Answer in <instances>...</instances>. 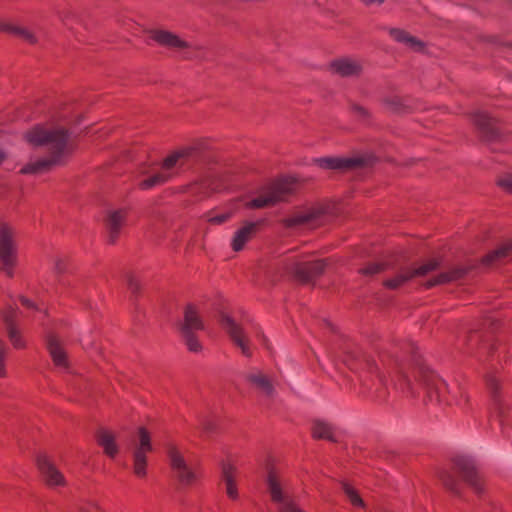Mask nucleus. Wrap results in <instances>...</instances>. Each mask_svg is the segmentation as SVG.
<instances>
[{"label":"nucleus","mask_w":512,"mask_h":512,"mask_svg":"<svg viewBox=\"0 0 512 512\" xmlns=\"http://www.w3.org/2000/svg\"><path fill=\"white\" fill-rule=\"evenodd\" d=\"M399 353L401 355H393L391 360L394 371L393 375L390 376L395 389L406 393H414V384L406 371L407 365L401 359L402 357H408L410 361L409 368L413 371L415 382L427 390L430 400L443 401L448 385L445 380L440 378L422 361L416 344L411 340L399 342ZM389 373L392 374V372Z\"/></svg>","instance_id":"nucleus-1"},{"label":"nucleus","mask_w":512,"mask_h":512,"mask_svg":"<svg viewBox=\"0 0 512 512\" xmlns=\"http://www.w3.org/2000/svg\"><path fill=\"white\" fill-rule=\"evenodd\" d=\"M25 141L33 147H44L57 157H73L78 150L79 133L62 126L45 127L35 125L23 134Z\"/></svg>","instance_id":"nucleus-2"},{"label":"nucleus","mask_w":512,"mask_h":512,"mask_svg":"<svg viewBox=\"0 0 512 512\" xmlns=\"http://www.w3.org/2000/svg\"><path fill=\"white\" fill-rule=\"evenodd\" d=\"M278 265L283 274L290 275L297 281L307 284L320 277L328 264L325 259L308 260L304 255L293 254L283 257Z\"/></svg>","instance_id":"nucleus-3"},{"label":"nucleus","mask_w":512,"mask_h":512,"mask_svg":"<svg viewBox=\"0 0 512 512\" xmlns=\"http://www.w3.org/2000/svg\"><path fill=\"white\" fill-rule=\"evenodd\" d=\"M344 362L349 366L351 370L357 371L358 369H366L369 374L375 376V389L372 390L368 387L366 380L361 378L362 386L369 390L371 397L377 402H383L387 399V378L384 374L380 373L378 365L373 359H370L364 355H361L358 351L346 352Z\"/></svg>","instance_id":"nucleus-4"},{"label":"nucleus","mask_w":512,"mask_h":512,"mask_svg":"<svg viewBox=\"0 0 512 512\" xmlns=\"http://www.w3.org/2000/svg\"><path fill=\"white\" fill-rule=\"evenodd\" d=\"M220 157V148L214 139L200 137L176 146L163 160L201 159L214 160Z\"/></svg>","instance_id":"nucleus-5"},{"label":"nucleus","mask_w":512,"mask_h":512,"mask_svg":"<svg viewBox=\"0 0 512 512\" xmlns=\"http://www.w3.org/2000/svg\"><path fill=\"white\" fill-rule=\"evenodd\" d=\"M18 265V244L16 232L7 223L0 224V271L13 277Z\"/></svg>","instance_id":"nucleus-6"},{"label":"nucleus","mask_w":512,"mask_h":512,"mask_svg":"<svg viewBox=\"0 0 512 512\" xmlns=\"http://www.w3.org/2000/svg\"><path fill=\"white\" fill-rule=\"evenodd\" d=\"M296 179L293 176H282L277 178L269 188V190L249 203L251 208H264L275 205L280 201H284L295 189Z\"/></svg>","instance_id":"nucleus-7"},{"label":"nucleus","mask_w":512,"mask_h":512,"mask_svg":"<svg viewBox=\"0 0 512 512\" xmlns=\"http://www.w3.org/2000/svg\"><path fill=\"white\" fill-rule=\"evenodd\" d=\"M266 484L271 500L279 512H303L296 506L286 485L273 469L268 472Z\"/></svg>","instance_id":"nucleus-8"},{"label":"nucleus","mask_w":512,"mask_h":512,"mask_svg":"<svg viewBox=\"0 0 512 512\" xmlns=\"http://www.w3.org/2000/svg\"><path fill=\"white\" fill-rule=\"evenodd\" d=\"M204 328L203 322L192 304L187 305L184 311V322L181 324L180 332L182 338L191 352H200L202 345L195 332Z\"/></svg>","instance_id":"nucleus-9"},{"label":"nucleus","mask_w":512,"mask_h":512,"mask_svg":"<svg viewBox=\"0 0 512 512\" xmlns=\"http://www.w3.org/2000/svg\"><path fill=\"white\" fill-rule=\"evenodd\" d=\"M149 34L159 45L175 51L184 59L192 58L193 45L177 34L162 29L150 30Z\"/></svg>","instance_id":"nucleus-10"},{"label":"nucleus","mask_w":512,"mask_h":512,"mask_svg":"<svg viewBox=\"0 0 512 512\" xmlns=\"http://www.w3.org/2000/svg\"><path fill=\"white\" fill-rule=\"evenodd\" d=\"M152 451L151 438L144 427L138 430V441H135L132 449L133 471L137 477H145L147 474V453Z\"/></svg>","instance_id":"nucleus-11"},{"label":"nucleus","mask_w":512,"mask_h":512,"mask_svg":"<svg viewBox=\"0 0 512 512\" xmlns=\"http://www.w3.org/2000/svg\"><path fill=\"white\" fill-rule=\"evenodd\" d=\"M438 266V261L430 260L416 269L404 268L401 271H399L395 276L386 279L383 282V285L388 289L396 290L403 286L408 281H410L412 278L416 276H425L431 271L436 270Z\"/></svg>","instance_id":"nucleus-12"},{"label":"nucleus","mask_w":512,"mask_h":512,"mask_svg":"<svg viewBox=\"0 0 512 512\" xmlns=\"http://www.w3.org/2000/svg\"><path fill=\"white\" fill-rule=\"evenodd\" d=\"M167 453L173 473L179 482L183 485H191L197 479L195 470L186 463L175 446H169Z\"/></svg>","instance_id":"nucleus-13"},{"label":"nucleus","mask_w":512,"mask_h":512,"mask_svg":"<svg viewBox=\"0 0 512 512\" xmlns=\"http://www.w3.org/2000/svg\"><path fill=\"white\" fill-rule=\"evenodd\" d=\"M454 465L463 480L476 494L480 495L483 492V486L474 459L469 456L459 455L454 458Z\"/></svg>","instance_id":"nucleus-14"},{"label":"nucleus","mask_w":512,"mask_h":512,"mask_svg":"<svg viewBox=\"0 0 512 512\" xmlns=\"http://www.w3.org/2000/svg\"><path fill=\"white\" fill-rule=\"evenodd\" d=\"M220 322L225 331L229 334L233 343L241 349L244 356L250 357L251 350L249 347V341L243 327L238 324L232 317L222 313L220 316Z\"/></svg>","instance_id":"nucleus-15"},{"label":"nucleus","mask_w":512,"mask_h":512,"mask_svg":"<svg viewBox=\"0 0 512 512\" xmlns=\"http://www.w3.org/2000/svg\"><path fill=\"white\" fill-rule=\"evenodd\" d=\"M38 469L43 480L50 487L64 486L66 484L63 474L45 454H39L36 458Z\"/></svg>","instance_id":"nucleus-16"},{"label":"nucleus","mask_w":512,"mask_h":512,"mask_svg":"<svg viewBox=\"0 0 512 512\" xmlns=\"http://www.w3.org/2000/svg\"><path fill=\"white\" fill-rule=\"evenodd\" d=\"M472 117L473 122L480 131L482 137L487 141H503L505 139L500 128L488 114L484 112H475Z\"/></svg>","instance_id":"nucleus-17"},{"label":"nucleus","mask_w":512,"mask_h":512,"mask_svg":"<svg viewBox=\"0 0 512 512\" xmlns=\"http://www.w3.org/2000/svg\"><path fill=\"white\" fill-rule=\"evenodd\" d=\"M324 211H326V209L322 207L302 210L301 212L287 218L286 225L288 227L318 225Z\"/></svg>","instance_id":"nucleus-18"},{"label":"nucleus","mask_w":512,"mask_h":512,"mask_svg":"<svg viewBox=\"0 0 512 512\" xmlns=\"http://www.w3.org/2000/svg\"><path fill=\"white\" fill-rule=\"evenodd\" d=\"M262 223L263 220L246 222L242 227L237 229L231 240V247L233 251L239 252L243 250L245 244L256 235L258 228Z\"/></svg>","instance_id":"nucleus-19"},{"label":"nucleus","mask_w":512,"mask_h":512,"mask_svg":"<svg viewBox=\"0 0 512 512\" xmlns=\"http://www.w3.org/2000/svg\"><path fill=\"white\" fill-rule=\"evenodd\" d=\"M46 347L56 367L60 369L68 368V360L66 352L63 348L62 342L59 337L49 332L46 335Z\"/></svg>","instance_id":"nucleus-20"},{"label":"nucleus","mask_w":512,"mask_h":512,"mask_svg":"<svg viewBox=\"0 0 512 512\" xmlns=\"http://www.w3.org/2000/svg\"><path fill=\"white\" fill-rule=\"evenodd\" d=\"M161 165L157 171H154L151 176L139 183L143 190L150 189L154 186L166 182L174 173L175 165L177 162H160Z\"/></svg>","instance_id":"nucleus-21"},{"label":"nucleus","mask_w":512,"mask_h":512,"mask_svg":"<svg viewBox=\"0 0 512 512\" xmlns=\"http://www.w3.org/2000/svg\"><path fill=\"white\" fill-rule=\"evenodd\" d=\"M126 216V209L113 210L108 213L105 220V226L108 233L109 243L112 244L117 240L122 227L125 225Z\"/></svg>","instance_id":"nucleus-22"},{"label":"nucleus","mask_w":512,"mask_h":512,"mask_svg":"<svg viewBox=\"0 0 512 512\" xmlns=\"http://www.w3.org/2000/svg\"><path fill=\"white\" fill-rule=\"evenodd\" d=\"M0 31L18 36L29 44L39 43V36L35 31L13 21L0 19Z\"/></svg>","instance_id":"nucleus-23"},{"label":"nucleus","mask_w":512,"mask_h":512,"mask_svg":"<svg viewBox=\"0 0 512 512\" xmlns=\"http://www.w3.org/2000/svg\"><path fill=\"white\" fill-rule=\"evenodd\" d=\"M16 315V310L13 307H9L6 311L2 313V318L6 324L7 334L10 342L16 349H22L25 347V341L22 338L20 332L14 325V318Z\"/></svg>","instance_id":"nucleus-24"},{"label":"nucleus","mask_w":512,"mask_h":512,"mask_svg":"<svg viewBox=\"0 0 512 512\" xmlns=\"http://www.w3.org/2000/svg\"><path fill=\"white\" fill-rule=\"evenodd\" d=\"M508 260H512V239L484 256L482 263L484 266L491 267Z\"/></svg>","instance_id":"nucleus-25"},{"label":"nucleus","mask_w":512,"mask_h":512,"mask_svg":"<svg viewBox=\"0 0 512 512\" xmlns=\"http://www.w3.org/2000/svg\"><path fill=\"white\" fill-rule=\"evenodd\" d=\"M334 73L342 77L357 76L362 71V65L359 61L351 58H341L331 64Z\"/></svg>","instance_id":"nucleus-26"},{"label":"nucleus","mask_w":512,"mask_h":512,"mask_svg":"<svg viewBox=\"0 0 512 512\" xmlns=\"http://www.w3.org/2000/svg\"><path fill=\"white\" fill-rule=\"evenodd\" d=\"M222 479L226 486V493L229 498L235 500L238 498V490L235 483V467L228 462L221 464Z\"/></svg>","instance_id":"nucleus-27"},{"label":"nucleus","mask_w":512,"mask_h":512,"mask_svg":"<svg viewBox=\"0 0 512 512\" xmlns=\"http://www.w3.org/2000/svg\"><path fill=\"white\" fill-rule=\"evenodd\" d=\"M467 273V269L464 267H456L449 271L440 273L436 278L431 279L427 282V288L433 287L438 284L448 283L462 279Z\"/></svg>","instance_id":"nucleus-28"},{"label":"nucleus","mask_w":512,"mask_h":512,"mask_svg":"<svg viewBox=\"0 0 512 512\" xmlns=\"http://www.w3.org/2000/svg\"><path fill=\"white\" fill-rule=\"evenodd\" d=\"M97 442L104 449V452L111 458L118 453V446L115 443V437L109 430L100 429L97 432Z\"/></svg>","instance_id":"nucleus-29"},{"label":"nucleus","mask_w":512,"mask_h":512,"mask_svg":"<svg viewBox=\"0 0 512 512\" xmlns=\"http://www.w3.org/2000/svg\"><path fill=\"white\" fill-rule=\"evenodd\" d=\"M312 435L316 439H325L331 442L336 441L333 426L323 420H315L313 422Z\"/></svg>","instance_id":"nucleus-30"},{"label":"nucleus","mask_w":512,"mask_h":512,"mask_svg":"<svg viewBox=\"0 0 512 512\" xmlns=\"http://www.w3.org/2000/svg\"><path fill=\"white\" fill-rule=\"evenodd\" d=\"M390 35L398 42L406 44L409 48L414 51H422L424 49V43L417 38L409 35L407 32L400 29H391Z\"/></svg>","instance_id":"nucleus-31"},{"label":"nucleus","mask_w":512,"mask_h":512,"mask_svg":"<svg viewBox=\"0 0 512 512\" xmlns=\"http://www.w3.org/2000/svg\"><path fill=\"white\" fill-rule=\"evenodd\" d=\"M467 346L473 350L475 347L479 348L481 353L491 354L494 350V344L490 339H484L478 332H473L468 336Z\"/></svg>","instance_id":"nucleus-32"},{"label":"nucleus","mask_w":512,"mask_h":512,"mask_svg":"<svg viewBox=\"0 0 512 512\" xmlns=\"http://www.w3.org/2000/svg\"><path fill=\"white\" fill-rule=\"evenodd\" d=\"M58 162H27L19 169V173L26 175H42L49 172Z\"/></svg>","instance_id":"nucleus-33"},{"label":"nucleus","mask_w":512,"mask_h":512,"mask_svg":"<svg viewBox=\"0 0 512 512\" xmlns=\"http://www.w3.org/2000/svg\"><path fill=\"white\" fill-rule=\"evenodd\" d=\"M247 379L258 389H260L266 395L273 393V386L270 380L261 372L250 373Z\"/></svg>","instance_id":"nucleus-34"},{"label":"nucleus","mask_w":512,"mask_h":512,"mask_svg":"<svg viewBox=\"0 0 512 512\" xmlns=\"http://www.w3.org/2000/svg\"><path fill=\"white\" fill-rule=\"evenodd\" d=\"M440 478L448 490L456 496H461V484L454 475L449 472H442Z\"/></svg>","instance_id":"nucleus-35"},{"label":"nucleus","mask_w":512,"mask_h":512,"mask_svg":"<svg viewBox=\"0 0 512 512\" xmlns=\"http://www.w3.org/2000/svg\"><path fill=\"white\" fill-rule=\"evenodd\" d=\"M486 386L491 394L492 399L496 404L500 402V383L499 379L496 377V375L492 373H488L485 376Z\"/></svg>","instance_id":"nucleus-36"},{"label":"nucleus","mask_w":512,"mask_h":512,"mask_svg":"<svg viewBox=\"0 0 512 512\" xmlns=\"http://www.w3.org/2000/svg\"><path fill=\"white\" fill-rule=\"evenodd\" d=\"M342 489L353 506L364 507V501L358 492L349 483L343 482Z\"/></svg>","instance_id":"nucleus-37"},{"label":"nucleus","mask_w":512,"mask_h":512,"mask_svg":"<svg viewBox=\"0 0 512 512\" xmlns=\"http://www.w3.org/2000/svg\"><path fill=\"white\" fill-rule=\"evenodd\" d=\"M232 216L231 212H223L219 214H215L214 211H209L203 215V218L213 225H221L227 220H229Z\"/></svg>","instance_id":"nucleus-38"},{"label":"nucleus","mask_w":512,"mask_h":512,"mask_svg":"<svg viewBox=\"0 0 512 512\" xmlns=\"http://www.w3.org/2000/svg\"><path fill=\"white\" fill-rule=\"evenodd\" d=\"M320 167L323 169H348L353 168L356 166H360L361 164H364L365 162H318Z\"/></svg>","instance_id":"nucleus-39"},{"label":"nucleus","mask_w":512,"mask_h":512,"mask_svg":"<svg viewBox=\"0 0 512 512\" xmlns=\"http://www.w3.org/2000/svg\"><path fill=\"white\" fill-rule=\"evenodd\" d=\"M318 160H377V158L369 151L359 152L350 157H322Z\"/></svg>","instance_id":"nucleus-40"},{"label":"nucleus","mask_w":512,"mask_h":512,"mask_svg":"<svg viewBox=\"0 0 512 512\" xmlns=\"http://www.w3.org/2000/svg\"><path fill=\"white\" fill-rule=\"evenodd\" d=\"M385 267L386 266L384 263H370L367 266L361 268L360 273L365 276H373L385 270Z\"/></svg>","instance_id":"nucleus-41"},{"label":"nucleus","mask_w":512,"mask_h":512,"mask_svg":"<svg viewBox=\"0 0 512 512\" xmlns=\"http://www.w3.org/2000/svg\"><path fill=\"white\" fill-rule=\"evenodd\" d=\"M497 184L504 191L512 193V173L508 172L499 176Z\"/></svg>","instance_id":"nucleus-42"},{"label":"nucleus","mask_w":512,"mask_h":512,"mask_svg":"<svg viewBox=\"0 0 512 512\" xmlns=\"http://www.w3.org/2000/svg\"><path fill=\"white\" fill-rule=\"evenodd\" d=\"M7 346L4 341L0 339V378L6 376V357H7Z\"/></svg>","instance_id":"nucleus-43"},{"label":"nucleus","mask_w":512,"mask_h":512,"mask_svg":"<svg viewBox=\"0 0 512 512\" xmlns=\"http://www.w3.org/2000/svg\"><path fill=\"white\" fill-rule=\"evenodd\" d=\"M384 102L393 111L397 112L401 108V99L398 96L387 97Z\"/></svg>","instance_id":"nucleus-44"},{"label":"nucleus","mask_w":512,"mask_h":512,"mask_svg":"<svg viewBox=\"0 0 512 512\" xmlns=\"http://www.w3.org/2000/svg\"><path fill=\"white\" fill-rule=\"evenodd\" d=\"M66 270V264H65V261L58 257L54 260V266H53V271L55 274L57 275H60L62 273H64Z\"/></svg>","instance_id":"nucleus-45"},{"label":"nucleus","mask_w":512,"mask_h":512,"mask_svg":"<svg viewBox=\"0 0 512 512\" xmlns=\"http://www.w3.org/2000/svg\"><path fill=\"white\" fill-rule=\"evenodd\" d=\"M126 282L132 293H136L139 290L140 284L135 276L127 275Z\"/></svg>","instance_id":"nucleus-46"},{"label":"nucleus","mask_w":512,"mask_h":512,"mask_svg":"<svg viewBox=\"0 0 512 512\" xmlns=\"http://www.w3.org/2000/svg\"><path fill=\"white\" fill-rule=\"evenodd\" d=\"M352 111L361 118H367L369 116V112L362 106L358 104H352Z\"/></svg>","instance_id":"nucleus-47"},{"label":"nucleus","mask_w":512,"mask_h":512,"mask_svg":"<svg viewBox=\"0 0 512 512\" xmlns=\"http://www.w3.org/2000/svg\"><path fill=\"white\" fill-rule=\"evenodd\" d=\"M201 426L205 433H212L215 430V423L210 419L203 420Z\"/></svg>","instance_id":"nucleus-48"},{"label":"nucleus","mask_w":512,"mask_h":512,"mask_svg":"<svg viewBox=\"0 0 512 512\" xmlns=\"http://www.w3.org/2000/svg\"><path fill=\"white\" fill-rule=\"evenodd\" d=\"M20 301H21V304L29 309H35L36 306L34 304V302H32L30 299L24 297V296H21L20 297Z\"/></svg>","instance_id":"nucleus-49"},{"label":"nucleus","mask_w":512,"mask_h":512,"mask_svg":"<svg viewBox=\"0 0 512 512\" xmlns=\"http://www.w3.org/2000/svg\"><path fill=\"white\" fill-rule=\"evenodd\" d=\"M79 512H100L98 507H96L95 505H86V506H82L80 509H79Z\"/></svg>","instance_id":"nucleus-50"},{"label":"nucleus","mask_w":512,"mask_h":512,"mask_svg":"<svg viewBox=\"0 0 512 512\" xmlns=\"http://www.w3.org/2000/svg\"><path fill=\"white\" fill-rule=\"evenodd\" d=\"M363 4L365 5H381L384 0H361Z\"/></svg>","instance_id":"nucleus-51"},{"label":"nucleus","mask_w":512,"mask_h":512,"mask_svg":"<svg viewBox=\"0 0 512 512\" xmlns=\"http://www.w3.org/2000/svg\"><path fill=\"white\" fill-rule=\"evenodd\" d=\"M7 157H9L8 153L2 147H0V160H4Z\"/></svg>","instance_id":"nucleus-52"},{"label":"nucleus","mask_w":512,"mask_h":512,"mask_svg":"<svg viewBox=\"0 0 512 512\" xmlns=\"http://www.w3.org/2000/svg\"><path fill=\"white\" fill-rule=\"evenodd\" d=\"M385 361H386V360H385V357H384V356H381V362H382L383 364H385Z\"/></svg>","instance_id":"nucleus-53"}]
</instances>
